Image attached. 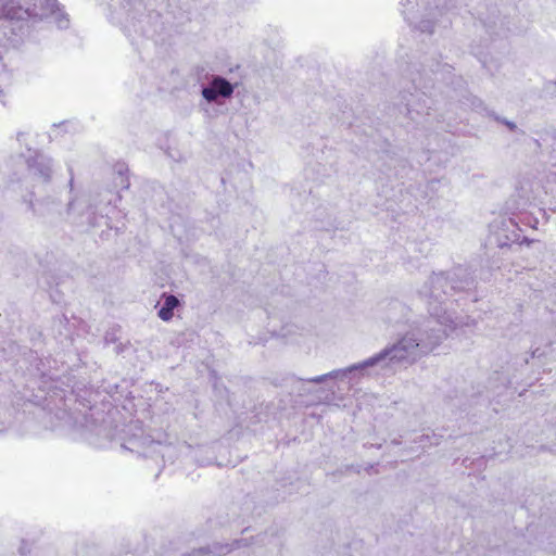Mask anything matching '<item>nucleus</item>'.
I'll list each match as a JSON object with an SVG mask.
<instances>
[{"instance_id": "nucleus-9", "label": "nucleus", "mask_w": 556, "mask_h": 556, "mask_svg": "<svg viewBox=\"0 0 556 556\" xmlns=\"http://www.w3.org/2000/svg\"><path fill=\"white\" fill-rule=\"evenodd\" d=\"M181 306L180 300L168 293H163L161 299L157 301L155 308L157 309V316L163 321H169L174 317V311Z\"/></svg>"}, {"instance_id": "nucleus-20", "label": "nucleus", "mask_w": 556, "mask_h": 556, "mask_svg": "<svg viewBox=\"0 0 556 556\" xmlns=\"http://www.w3.org/2000/svg\"><path fill=\"white\" fill-rule=\"evenodd\" d=\"M498 245H501V247L507 245V242H501V241H498Z\"/></svg>"}, {"instance_id": "nucleus-14", "label": "nucleus", "mask_w": 556, "mask_h": 556, "mask_svg": "<svg viewBox=\"0 0 556 556\" xmlns=\"http://www.w3.org/2000/svg\"><path fill=\"white\" fill-rule=\"evenodd\" d=\"M478 60L481 62L482 66L486 68L491 74H493V70L489 63L488 54H483L482 52H478L477 54Z\"/></svg>"}, {"instance_id": "nucleus-8", "label": "nucleus", "mask_w": 556, "mask_h": 556, "mask_svg": "<svg viewBox=\"0 0 556 556\" xmlns=\"http://www.w3.org/2000/svg\"><path fill=\"white\" fill-rule=\"evenodd\" d=\"M543 193H546V191L543 190L539 181L531 178H523L518 182L516 188V197L518 199L513 208L515 211H523L527 206L539 200Z\"/></svg>"}, {"instance_id": "nucleus-4", "label": "nucleus", "mask_w": 556, "mask_h": 556, "mask_svg": "<svg viewBox=\"0 0 556 556\" xmlns=\"http://www.w3.org/2000/svg\"><path fill=\"white\" fill-rule=\"evenodd\" d=\"M465 0H401L404 20L421 34L441 35Z\"/></svg>"}, {"instance_id": "nucleus-13", "label": "nucleus", "mask_w": 556, "mask_h": 556, "mask_svg": "<svg viewBox=\"0 0 556 556\" xmlns=\"http://www.w3.org/2000/svg\"><path fill=\"white\" fill-rule=\"evenodd\" d=\"M128 173V169L122 165L117 170V177L115 178V185L116 187H119L121 189H128L129 188V180L128 176L126 175Z\"/></svg>"}, {"instance_id": "nucleus-2", "label": "nucleus", "mask_w": 556, "mask_h": 556, "mask_svg": "<svg viewBox=\"0 0 556 556\" xmlns=\"http://www.w3.org/2000/svg\"><path fill=\"white\" fill-rule=\"evenodd\" d=\"M447 288L453 289L447 278L443 274H434L430 278V285L426 286L422 290V294L430 299L428 305L431 315V319L428 321L422 338H417L414 332L406 333L395 344L382 350L368 359L344 369L317 376L312 378L311 381L319 383L328 377H346L354 371L361 372L380 364L384 367L410 365L434 351L458 326L452 315L447 314L446 308H443V303L440 301L441 294L447 293Z\"/></svg>"}, {"instance_id": "nucleus-1", "label": "nucleus", "mask_w": 556, "mask_h": 556, "mask_svg": "<svg viewBox=\"0 0 556 556\" xmlns=\"http://www.w3.org/2000/svg\"><path fill=\"white\" fill-rule=\"evenodd\" d=\"M452 72L453 66L442 63L434 52L412 56L402 70L403 80H407L410 87L400 91L392 108L395 122L406 129H426L433 123L452 119L451 114L458 103L493 118L510 132L525 135L515 122L500 116L480 98L469 93L465 80Z\"/></svg>"}, {"instance_id": "nucleus-10", "label": "nucleus", "mask_w": 556, "mask_h": 556, "mask_svg": "<svg viewBox=\"0 0 556 556\" xmlns=\"http://www.w3.org/2000/svg\"><path fill=\"white\" fill-rule=\"evenodd\" d=\"M83 132V126L78 121H64L60 124H53L51 130L48 132L49 139L59 137H75Z\"/></svg>"}, {"instance_id": "nucleus-3", "label": "nucleus", "mask_w": 556, "mask_h": 556, "mask_svg": "<svg viewBox=\"0 0 556 556\" xmlns=\"http://www.w3.org/2000/svg\"><path fill=\"white\" fill-rule=\"evenodd\" d=\"M39 23L67 29L70 17L58 0H0V75L5 70L3 53L16 48L28 28Z\"/></svg>"}, {"instance_id": "nucleus-18", "label": "nucleus", "mask_w": 556, "mask_h": 556, "mask_svg": "<svg viewBox=\"0 0 556 556\" xmlns=\"http://www.w3.org/2000/svg\"><path fill=\"white\" fill-rule=\"evenodd\" d=\"M193 71L197 81H200L201 74L204 72V68L195 67Z\"/></svg>"}, {"instance_id": "nucleus-17", "label": "nucleus", "mask_w": 556, "mask_h": 556, "mask_svg": "<svg viewBox=\"0 0 556 556\" xmlns=\"http://www.w3.org/2000/svg\"><path fill=\"white\" fill-rule=\"evenodd\" d=\"M33 135H35V136H37V137L39 136V134H33V132L30 131V129H28V128H27V129H24V130H20V131L17 132V139H20V137H24V136L29 137V136H33Z\"/></svg>"}, {"instance_id": "nucleus-21", "label": "nucleus", "mask_w": 556, "mask_h": 556, "mask_svg": "<svg viewBox=\"0 0 556 556\" xmlns=\"http://www.w3.org/2000/svg\"><path fill=\"white\" fill-rule=\"evenodd\" d=\"M235 544H236V547H239L240 546V541H236Z\"/></svg>"}, {"instance_id": "nucleus-16", "label": "nucleus", "mask_w": 556, "mask_h": 556, "mask_svg": "<svg viewBox=\"0 0 556 556\" xmlns=\"http://www.w3.org/2000/svg\"><path fill=\"white\" fill-rule=\"evenodd\" d=\"M167 150H175L177 152L176 154L168 152L169 157L173 160L180 161L182 159L181 154L178 152L177 147H167Z\"/></svg>"}, {"instance_id": "nucleus-6", "label": "nucleus", "mask_w": 556, "mask_h": 556, "mask_svg": "<svg viewBox=\"0 0 556 556\" xmlns=\"http://www.w3.org/2000/svg\"><path fill=\"white\" fill-rule=\"evenodd\" d=\"M472 14L477 15L479 24L485 29V33L492 40H494V37H504L507 34L519 31V28L510 21L509 15L504 14L500 17L501 11L496 5H485L476 9V12Z\"/></svg>"}, {"instance_id": "nucleus-19", "label": "nucleus", "mask_w": 556, "mask_h": 556, "mask_svg": "<svg viewBox=\"0 0 556 556\" xmlns=\"http://www.w3.org/2000/svg\"><path fill=\"white\" fill-rule=\"evenodd\" d=\"M551 139L556 140V130L555 129H553V134L551 135Z\"/></svg>"}, {"instance_id": "nucleus-11", "label": "nucleus", "mask_w": 556, "mask_h": 556, "mask_svg": "<svg viewBox=\"0 0 556 556\" xmlns=\"http://www.w3.org/2000/svg\"><path fill=\"white\" fill-rule=\"evenodd\" d=\"M28 166L34 170L35 175H40L45 181L50 178L51 167L49 157L42 154H36L35 157L28 160Z\"/></svg>"}, {"instance_id": "nucleus-7", "label": "nucleus", "mask_w": 556, "mask_h": 556, "mask_svg": "<svg viewBox=\"0 0 556 556\" xmlns=\"http://www.w3.org/2000/svg\"><path fill=\"white\" fill-rule=\"evenodd\" d=\"M238 85L237 81L231 83L223 76L212 75L207 84L200 85V91L207 103H220L232 97Z\"/></svg>"}, {"instance_id": "nucleus-12", "label": "nucleus", "mask_w": 556, "mask_h": 556, "mask_svg": "<svg viewBox=\"0 0 556 556\" xmlns=\"http://www.w3.org/2000/svg\"><path fill=\"white\" fill-rule=\"evenodd\" d=\"M231 549L232 548L228 547V545L219 546V547L216 548L215 552H212V551H208V549H205V548H200L198 551H194L189 556H222V555H225V554L229 553Z\"/></svg>"}, {"instance_id": "nucleus-5", "label": "nucleus", "mask_w": 556, "mask_h": 556, "mask_svg": "<svg viewBox=\"0 0 556 556\" xmlns=\"http://www.w3.org/2000/svg\"><path fill=\"white\" fill-rule=\"evenodd\" d=\"M110 8L115 14L113 18L128 37L135 34L154 39L163 29L161 14L156 11L146 13L147 8L141 0H111Z\"/></svg>"}, {"instance_id": "nucleus-15", "label": "nucleus", "mask_w": 556, "mask_h": 556, "mask_svg": "<svg viewBox=\"0 0 556 556\" xmlns=\"http://www.w3.org/2000/svg\"><path fill=\"white\" fill-rule=\"evenodd\" d=\"M351 113L346 110L342 111L341 117H338V122H340L342 125H346L348 127L352 126L353 123L350 121Z\"/></svg>"}]
</instances>
